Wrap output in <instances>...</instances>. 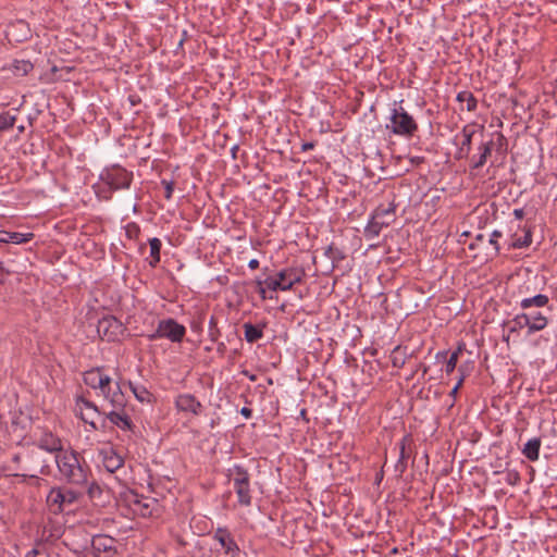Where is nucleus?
Wrapping results in <instances>:
<instances>
[{
	"mask_svg": "<svg viewBox=\"0 0 557 557\" xmlns=\"http://www.w3.org/2000/svg\"><path fill=\"white\" fill-rule=\"evenodd\" d=\"M84 382L89 387L99 388L101 394L115 409L123 408L125 405L124 395L120 385L115 383V389L112 391V380L109 375L103 374L100 369H94L84 373Z\"/></svg>",
	"mask_w": 557,
	"mask_h": 557,
	"instance_id": "nucleus-1",
	"label": "nucleus"
},
{
	"mask_svg": "<svg viewBox=\"0 0 557 557\" xmlns=\"http://www.w3.org/2000/svg\"><path fill=\"white\" fill-rule=\"evenodd\" d=\"M55 462L61 475L67 482L75 485H84L87 483L88 469L84 467L75 451L64 450L55 455Z\"/></svg>",
	"mask_w": 557,
	"mask_h": 557,
	"instance_id": "nucleus-2",
	"label": "nucleus"
},
{
	"mask_svg": "<svg viewBox=\"0 0 557 557\" xmlns=\"http://www.w3.org/2000/svg\"><path fill=\"white\" fill-rule=\"evenodd\" d=\"M79 497V493L66 487H53L47 495V505L51 512L60 513L70 509Z\"/></svg>",
	"mask_w": 557,
	"mask_h": 557,
	"instance_id": "nucleus-3",
	"label": "nucleus"
},
{
	"mask_svg": "<svg viewBox=\"0 0 557 557\" xmlns=\"http://www.w3.org/2000/svg\"><path fill=\"white\" fill-rule=\"evenodd\" d=\"M186 334L184 325L176 322L174 319L169 318L161 320L158 323L157 330L147 335L149 341H157L159 338H168L172 343H181Z\"/></svg>",
	"mask_w": 557,
	"mask_h": 557,
	"instance_id": "nucleus-4",
	"label": "nucleus"
},
{
	"mask_svg": "<svg viewBox=\"0 0 557 557\" xmlns=\"http://www.w3.org/2000/svg\"><path fill=\"white\" fill-rule=\"evenodd\" d=\"M228 476L233 481L238 503L243 506H249L251 504V495L250 476L248 471L240 466H235L230 470Z\"/></svg>",
	"mask_w": 557,
	"mask_h": 557,
	"instance_id": "nucleus-5",
	"label": "nucleus"
},
{
	"mask_svg": "<svg viewBox=\"0 0 557 557\" xmlns=\"http://www.w3.org/2000/svg\"><path fill=\"white\" fill-rule=\"evenodd\" d=\"M389 120L391 124L387 125V128H391L396 135L412 136L418 128L412 116L409 115L401 107L393 110Z\"/></svg>",
	"mask_w": 557,
	"mask_h": 557,
	"instance_id": "nucleus-6",
	"label": "nucleus"
},
{
	"mask_svg": "<svg viewBox=\"0 0 557 557\" xmlns=\"http://www.w3.org/2000/svg\"><path fill=\"white\" fill-rule=\"evenodd\" d=\"M125 327L123 323L113 315L103 317L98 321L97 332L108 342H114L123 335Z\"/></svg>",
	"mask_w": 557,
	"mask_h": 557,
	"instance_id": "nucleus-7",
	"label": "nucleus"
},
{
	"mask_svg": "<svg viewBox=\"0 0 557 557\" xmlns=\"http://www.w3.org/2000/svg\"><path fill=\"white\" fill-rule=\"evenodd\" d=\"M103 181L112 189L128 188L133 178V174L121 166H113L102 175Z\"/></svg>",
	"mask_w": 557,
	"mask_h": 557,
	"instance_id": "nucleus-8",
	"label": "nucleus"
},
{
	"mask_svg": "<svg viewBox=\"0 0 557 557\" xmlns=\"http://www.w3.org/2000/svg\"><path fill=\"white\" fill-rule=\"evenodd\" d=\"M133 512L144 518L150 517L157 506V502L149 497L132 493L127 498Z\"/></svg>",
	"mask_w": 557,
	"mask_h": 557,
	"instance_id": "nucleus-9",
	"label": "nucleus"
},
{
	"mask_svg": "<svg viewBox=\"0 0 557 557\" xmlns=\"http://www.w3.org/2000/svg\"><path fill=\"white\" fill-rule=\"evenodd\" d=\"M475 133L473 126L466 125L462 131L455 136V143L458 146L456 158L463 159L467 158L471 150V141L472 137Z\"/></svg>",
	"mask_w": 557,
	"mask_h": 557,
	"instance_id": "nucleus-10",
	"label": "nucleus"
},
{
	"mask_svg": "<svg viewBox=\"0 0 557 557\" xmlns=\"http://www.w3.org/2000/svg\"><path fill=\"white\" fill-rule=\"evenodd\" d=\"M213 539L220 543L225 554L230 555L231 557L238 556L239 547L227 529L218 528Z\"/></svg>",
	"mask_w": 557,
	"mask_h": 557,
	"instance_id": "nucleus-11",
	"label": "nucleus"
},
{
	"mask_svg": "<svg viewBox=\"0 0 557 557\" xmlns=\"http://www.w3.org/2000/svg\"><path fill=\"white\" fill-rule=\"evenodd\" d=\"M304 275V270L298 268H286L276 274L283 286V292L289 290L295 284L300 283Z\"/></svg>",
	"mask_w": 557,
	"mask_h": 557,
	"instance_id": "nucleus-12",
	"label": "nucleus"
},
{
	"mask_svg": "<svg viewBox=\"0 0 557 557\" xmlns=\"http://www.w3.org/2000/svg\"><path fill=\"white\" fill-rule=\"evenodd\" d=\"M102 465L107 471L113 473L124 465V459L112 447H104L99 450Z\"/></svg>",
	"mask_w": 557,
	"mask_h": 557,
	"instance_id": "nucleus-13",
	"label": "nucleus"
},
{
	"mask_svg": "<svg viewBox=\"0 0 557 557\" xmlns=\"http://www.w3.org/2000/svg\"><path fill=\"white\" fill-rule=\"evenodd\" d=\"M175 405L180 411L190 412L194 416H199L202 411V405L191 394H182L177 396Z\"/></svg>",
	"mask_w": 557,
	"mask_h": 557,
	"instance_id": "nucleus-14",
	"label": "nucleus"
},
{
	"mask_svg": "<svg viewBox=\"0 0 557 557\" xmlns=\"http://www.w3.org/2000/svg\"><path fill=\"white\" fill-rule=\"evenodd\" d=\"M76 414L79 416V418L87 424L91 426L92 430H98V425L96 424L95 420H90L89 417L85 414V411H92L94 413H99L98 407L85 399L84 397H77L76 398Z\"/></svg>",
	"mask_w": 557,
	"mask_h": 557,
	"instance_id": "nucleus-15",
	"label": "nucleus"
},
{
	"mask_svg": "<svg viewBox=\"0 0 557 557\" xmlns=\"http://www.w3.org/2000/svg\"><path fill=\"white\" fill-rule=\"evenodd\" d=\"M33 238V233L0 231V243L3 244H24L30 242Z\"/></svg>",
	"mask_w": 557,
	"mask_h": 557,
	"instance_id": "nucleus-16",
	"label": "nucleus"
},
{
	"mask_svg": "<svg viewBox=\"0 0 557 557\" xmlns=\"http://www.w3.org/2000/svg\"><path fill=\"white\" fill-rule=\"evenodd\" d=\"M372 215L380 221L381 224H385V226L391 225L395 221V206L393 203H388L387 206H379Z\"/></svg>",
	"mask_w": 557,
	"mask_h": 557,
	"instance_id": "nucleus-17",
	"label": "nucleus"
},
{
	"mask_svg": "<svg viewBox=\"0 0 557 557\" xmlns=\"http://www.w3.org/2000/svg\"><path fill=\"white\" fill-rule=\"evenodd\" d=\"M107 419L123 431H129L133 428L129 417L123 411L111 410L107 413Z\"/></svg>",
	"mask_w": 557,
	"mask_h": 557,
	"instance_id": "nucleus-18",
	"label": "nucleus"
},
{
	"mask_svg": "<svg viewBox=\"0 0 557 557\" xmlns=\"http://www.w3.org/2000/svg\"><path fill=\"white\" fill-rule=\"evenodd\" d=\"M115 540L106 534H97L92 536L91 546L96 552H110L114 548Z\"/></svg>",
	"mask_w": 557,
	"mask_h": 557,
	"instance_id": "nucleus-19",
	"label": "nucleus"
},
{
	"mask_svg": "<svg viewBox=\"0 0 557 557\" xmlns=\"http://www.w3.org/2000/svg\"><path fill=\"white\" fill-rule=\"evenodd\" d=\"M39 447L41 449H45V450L50 451V453L55 451L58 454L60 451H64L62 449V444H61L60 438L55 437L51 433H45L40 437V440H39Z\"/></svg>",
	"mask_w": 557,
	"mask_h": 557,
	"instance_id": "nucleus-20",
	"label": "nucleus"
},
{
	"mask_svg": "<svg viewBox=\"0 0 557 557\" xmlns=\"http://www.w3.org/2000/svg\"><path fill=\"white\" fill-rule=\"evenodd\" d=\"M529 319V334L542 331L547 326L548 320L541 312H524Z\"/></svg>",
	"mask_w": 557,
	"mask_h": 557,
	"instance_id": "nucleus-21",
	"label": "nucleus"
},
{
	"mask_svg": "<svg viewBox=\"0 0 557 557\" xmlns=\"http://www.w3.org/2000/svg\"><path fill=\"white\" fill-rule=\"evenodd\" d=\"M493 146H494L493 140H488L486 143H482L478 147L479 157L478 158L473 157V159H472L473 160V165L472 166L474 169H480V168H482L486 163L487 158L492 153Z\"/></svg>",
	"mask_w": 557,
	"mask_h": 557,
	"instance_id": "nucleus-22",
	"label": "nucleus"
},
{
	"mask_svg": "<svg viewBox=\"0 0 557 557\" xmlns=\"http://www.w3.org/2000/svg\"><path fill=\"white\" fill-rule=\"evenodd\" d=\"M541 438L540 437H533L529 440L522 449V454L530 460V461H536L540 456V448H541Z\"/></svg>",
	"mask_w": 557,
	"mask_h": 557,
	"instance_id": "nucleus-23",
	"label": "nucleus"
},
{
	"mask_svg": "<svg viewBox=\"0 0 557 557\" xmlns=\"http://www.w3.org/2000/svg\"><path fill=\"white\" fill-rule=\"evenodd\" d=\"M549 301V298L546 295L539 294L533 297L524 298L520 302V307L524 310L530 309L531 307H545Z\"/></svg>",
	"mask_w": 557,
	"mask_h": 557,
	"instance_id": "nucleus-24",
	"label": "nucleus"
},
{
	"mask_svg": "<svg viewBox=\"0 0 557 557\" xmlns=\"http://www.w3.org/2000/svg\"><path fill=\"white\" fill-rule=\"evenodd\" d=\"M15 76L23 77L33 71L34 65L26 60H15L9 67Z\"/></svg>",
	"mask_w": 557,
	"mask_h": 557,
	"instance_id": "nucleus-25",
	"label": "nucleus"
},
{
	"mask_svg": "<svg viewBox=\"0 0 557 557\" xmlns=\"http://www.w3.org/2000/svg\"><path fill=\"white\" fill-rule=\"evenodd\" d=\"M150 246V267L154 268L160 262V250H161V240L157 237L149 239Z\"/></svg>",
	"mask_w": 557,
	"mask_h": 557,
	"instance_id": "nucleus-26",
	"label": "nucleus"
},
{
	"mask_svg": "<svg viewBox=\"0 0 557 557\" xmlns=\"http://www.w3.org/2000/svg\"><path fill=\"white\" fill-rule=\"evenodd\" d=\"M244 331H245V339L248 343H255L263 336L262 329L259 326H256L251 323H245Z\"/></svg>",
	"mask_w": 557,
	"mask_h": 557,
	"instance_id": "nucleus-27",
	"label": "nucleus"
},
{
	"mask_svg": "<svg viewBox=\"0 0 557 557\" xmlns=\"http://www.w3.org/2000/svg\"><path fill=\"white\" fill-rule=\"evenodd\" d=\"M456 99L460 103H466V109L469 112H472L476 109L478 101L473 94L468 90L460 91Z\"/></svg>",
	"mask_w": 557,
	"mask_h": 557,
	"instance_id": "nucleus-28",
	"label": "nucleus"
},
{
	"mask_svg": "<svg viewBox=\"0 0 557 557\" xmlns=\"http://www.w3.org/2000/svg\"><path fill=\"white\" fill-rule=\"evenodd\" d=\"M407 352L401 346H396L391 354V361L393 367L403 368L406 363Z\"/></svg>",
	"mask_w": 557,
	"mask_h": 557,
	"instance_id": "nucleus-29",
	"label": "nucleus"
},
{
	"mask_svg": "<svg viewBox=\"0 0 557 557\" xmlns=\"http://www.w3.org/2000/svg\"><path fill=\"white\" fill-rule=\"evenodd\" d=\"M463 347H465V345L461 344V345L458 346V348L455 351H453L450 354V356L447 359L446 364H445V372H446V374H451L454 372V370L456 369L459 355L462 351Z\"/></svg>",
	"mask_w": 557,
	"mask_h": 557,
	"instance_id": "nucleus-30",
	"label": "nucleus"
},
{
	"mask_svg": "<svg viewBox=\"0 0 557 557\" xmlns=\"http://www.w3.org/2000/svg\"><path fill=\"white\" fill-rule=\"evenodd\" d=\"M129 387L135 395V397L141 401H150L151 394L148 392V389L143 385H136L129 382Z\"/></svg>",
	"mask_w": 557,
	"mask_h": 557,
	"instance_id": "nucleus-31",
	"label": "nucleus"
},
{
	"mask_svg": "<svg viewBox=\"0 0 557 557\" xmlns=\"http://www.w3.org/2000/svg\"><path fill=\"white\" fill-rule=\"evenodd\" d=\"M383 227H386L385 224H381L380 221L372 215L364 233L368 237H375L380 234Z\"/></svg>",
	"mask_w": 557,
	"mask_h": 557,
	"instance_id": "nucleus-32",
	"label": "nucleus"
},
{
	"mask_svg": "<svg viewBox=\"0 0 557 557\" xmlns=\"http://www.w3.org/2000/svg\"><path fill=\"white\" fill-rule=\"evenodd\" d=\"M532 243V232L530 228L524 230L523 237L513 238L511 243L512 248H524L530 246Z\"/></svg>",
	"mask_w": 557,
	"mask_h": 557,
	"instance_id": "nucleus-33",
	"label": "nucleus"
},
{
	"mask_svg": "<svg viewBox=\"0 0 557 557\" xmlns=\"http://www.w3.org/2000/svg\"><path fill=\"white\" fill-rule=\"evenodd\" d=\"M529 326L530 324L528 315L525 313H520L512 319V327L510 329V331L516 332L518 330H522L523 327L529 329Z\"/></svg>",
	"mask_w": 557,
	"mask_h": 557,
	"instance_id": "nucleus-34",
	"label": "nucleus"
},
{
	"mask_svg": "<svg viewBox=\"0 0 557 557\" xmlns=\"http://www.w3.org/2000/svg\"><path fill=\"white\" fill-rule=\"evenodd\" d=\"M16 117L9 112L0 114V132L12 128L15 124Z\"/></svg>",
	"mask_w": 557,
	"mask_h": 557,
	"instance_id": "nucleus-35",
	"label": "nucleus"
},
{
	"mask_svg": "<svg viewBox=\"0 0 557 557\" xmlns=\"http://www.w3.org/2000/svg\"><path fill=\"white\" fill-rule=\"evenodd\" d=\"M406 455H405V438H403V441L400 442V447H399V458H398V461L395 466V470L396 472H398V474H403L407 468V465H406Z\"/></svg>",
	"mask_w": 557,
	"mask_h": 557,
	"instance_id": "nucleus-36",
	"label": "nucleus"
},
{
	"mask_svg": "<svg viewBox=\"0 0 557 557\" xmlns=\"http://www.w3.org/2000/svg\"><path fill=\"white\" fill-rule=\"evenodd\" d=\"M263 284L273 292L283 290V286L277 276L265 278Z\"/></svg>",
	"mask_w": 557,
	"mask_h": 557,
	"instance_id": "nucleus-37",
	"label": "nucleus"
},
{
	"mask_svg": "<svg viewBox=\"0 0 557 557\" xmlns=\"http://www.w3.org/2000/svg\"><path fill=\"white\" fill-rule=\"evenodd\" d=\"M161 184L164 186L165 189L164 197L166 199H171L174 190V183L172 181L162 180Z\"/></svg>",
	"mask_w": 557,
	"mask_h": 557,
	"instance_id": "nucleus-38",
	"label": "nucleus"
},
{
	"mask_svg": "<svg viewBox=\"0 0 557 557\" xmlns=\"http://www.w3.org/2000/svg\"><path fill=\"white\" fill-rule=\"evenodd\" d=\"M12 461L16 465L15 469L16 470H23V471H28L29 470V467L27 465H24L22 466V455L21 454H15L13 457H12Z\"/></svg>",
	"mask_w": 557,
	"mask_h": 557,
	"instance_id": "nucleus-39",
	"label": "nucleus"
},
{
	"mask_svg": "<svg viewBox=\"0 0 557 557\" xmlns=\"http://www.w3.org/2000/svg\"><path fill=\"white\" fill-rule=\"evenodd\" d=\"M520 481V475L517 471H508L506 482L510 485H516Z\"/></svg>",
	"mask_w": 557,
	"mask_h": 557,
	"instance_id": "nucleus-40",
	"label": "nucleus"
},
{
	"mask_svg": "<svg viewBox=\"0 0 557 557\" xmlns=\"http://www.w3.org/2000/svg\"><path fill=\"white\" fill-rule=\"evenodd\" d=\"M25 557H50L42 548L35 547L29 550Z\"/></svg>",
	"mask_w": 557,
	"mask_h": 557,
	"instance_id": "nucleus-41",
	"label": "nucleus"
},
{
	"mask_svg": "<svg viewBox=\"0 0 557 557\" xmlns=\"http://www.w3.org/2000/svg\"><path fill=\"white\" fill-rule=\"evenodd\" d=\"M88 494L90 497H95L96 495H99L101 494V488L100 486L96 483V482H92L89 486H88Z\"/></svg>",
	"mask_w": 557,
	"mask_h": 557,
	"instance_id": "nucleus-42",
	"label": "nucleus"
},
{
	"mask_svg": "<svg viewBox=\"0 0 557 557\" xmlns=\"http://www.w3.org/2000/svg\"><path fill=\"white\" fill-rule=\"evenodd\" d=\"M502 236L499 231H494L491 235L490 243L494 245L496 252L499 251V246L497 244V238Z\"/></svg>",
	"mask_w": 557,
	"mask_h": 557,
	"instance_id": "nucleus-43",
	"label": "nucleus"
},
{
	"mask_svg": "<svg viewBox=\"0 0 557 557\" xmlns=\"http://www.w3.org/2000/svg\"><path fill=\"white\" fill-rule=\"evenodd\" d=\"M326 253H329L332 259H335V258H337V255H339V251L336 248H333L332 246H330L326 250ZM338 258L342 259L343 256H338Z\"/></svg>",
	"mask_w": 557,
	"mask_h": 557,
	"instance_id": "nucleus-44",
	"label": "nucleus"
},
{
	"mask_svg": "<svg viewBox=\"0 0 557 557\" xmlns=\"http://www.w3.org/2000/svg\"><path fill=\"white\" fill-rule=\"evenodd\" d=\"M458 371L460 372V377L458 379V382H460V386L462 385L467 374H466V370H465V366L461 364L459 368H458Z\"/></svg>",
	"mask_w": 557,
	"mask_h": 557,
	"instance_id": "nucleus-45",
	"label": "nucleus"
},
{
	"mask_svg": "<svg viewBox=\"0 0 557 557\" xmlns=\"http://www.w3.org/2000/svg\"><path fill=\"white\" fill-rule=\"evenodd\" d=\"M240 414L244 416L246 419H249L252 416V410L250 408L243 407L240 409Z\"/></svg>",
	"mask_w": 557,
	"mask_h": 557,
	"instance_id": "nucleus-46",
	"label": "nucleus"
},
{
	"mask_svg": "<svg viewBox=\"0 0 557 557\" xmlns=\"http://www.w3.org/2000/svg\"><path fill=\"white\" fill-rule=\"evenodd\" d=\"M513 215H515L518 220H521V219L524 216V210H523V209H515V210H513Z\"/></svg>",
	"mask_w": 557,
	"mask_h": 557,
	"instance_id": "nucleus-47",
	"label": "nucleus"
},
{
	"mask_svg": "<svg viewBox=\"0 0 557 557\" xmlns=\"http://www.w3.org/2000/svg\"><path fill=\"white\" fill-rule=\"evenodd\" d=\"M459 388H460V382H457V384H456V385L454 386V388L450 391V394H449V395H450L453 398H455V397H456V395H457V393H458V389H459Z\"/></svg>",
	"mask_w": 557,
	"mask_h": 557,
	"instance_id": "nucleus-48",
	"label": "nucleus"
},
{
	"mask_svg": "<svg viewBox=\"0 0 557 557\" xmlns=\"http://www.w3.org/2000/svg\"><path fill=\"white\" fill-rule=\"evenodd\" d=\"M248 267L251 270H255V269H257L259 267V261L257 259H252V260L249 261Z\"/></svg>",
	"mask_w": 557,
	"mask_h": 557,
	"instance_id": "nucleus-49",
	"label": "nucleus"
},
{
	"mask_svg": "<svg viewBox=\"0 0 557 557\" xmlns=\"http://www.w3.org/2000/svg\"><path fill=\"white\" fill-rule=\"evenodd\" d=\"M313 147H314L313 143H305V144H302L301 149H302V151H307V150L313 149Z\"/></svg>",
	"mask_w": 557,
	"mask_h": 557,
	"instance_id": "nucleus-50",
	"label": "nucleus"
},
{
	"mask_svg": "<svg viewBox=\"0 0 557 557\" xmlns=\"http://www.w3.org/2000/svg\"><path fill=\"white\" fill-rule=\"evenodd\" d=\"M9 271H5L4 270V265H3V262L0 261V274H8ZM0 282H2V278L0 277Z\"/></svg>",
	"mask_w": 557,
	"mask_h": 557,
	"instance_id": "nucleus-51",
	"label": "nucleus"
},
{
	"mask_svg": "<svg viewBox=\"0 0 557 557\" xmlns=\"http://www.w3.org/2000/svg\"><path fill=\"white\" fill-rule=\"evenodd\" d=\"M85 414H86L87 417H89V419H90V420H94V417H95V416H99V414H100V412H99V413H94L92 411H85Z\"/></svg>",
	"mask_w": 557,
	"mask_h": 557,
	"instance_id": "nucleus-52",
	"label": "nucleus"
},
{
	"mask_svg": "<svg viewBox=\"0 0 557 557\" xmlns=\"http://www.w3.org/2000/svg\"><path fill=\"white\" fill-rule=\"evenodd\" d=\"M245 374L249 377L250 381H256V375L251 374L249 375L248 372H245Z\"/></svg>",
	"mask_w": 557,
	"mask_h": 557,
	"instance_id": "nucleus-53",
	"label": "nucleus"
},
{
	"mask_svg": "<svg viewBox=\"0 0 557 557\" xmlns=\"http://www.w3.org/2000/svg\"><path fill=\"white\" fill-rule=\"evenodd\" d=\"M259 293L261 294V296H262L263 298L265 297V296H264V293H265L264 288H262V287H261V288L259 289Z\"/></svg>",
	"mask_w": 557,
	"mask_h": 557,
	"instance_id": "nucleus-54",
	"label": "nucleus"
},
{
	"mask_svg": "<svg viewBox=\"0 0 557 557\" xmlns=\"http://www.w3.org/2000/svg\"><path fill=\"white\" fill-rule=\"evenodd\" d=\"M422 161V158L411 159V162H420Z\"/></svg>",
	"mask_w": 557,
	"mask_h": 557,
	"instance_id": "nucleus-55",
	"label": "nucleus"
},
{
	"mask_svg": "<svg viewBox=\"0 0 557 557\" xmlns=\"http://www.w3.org/2000/svg\"><path fill=\"white\" fill-rule=\"evenodd\" d=\"M422 161V158L411 159V162H420Z\"/></svg>",
	"mask_w": 557,
	"mask_h": 557,
	"instance_id": "nucleus-56",
	"label": "nucleus"
},
{
	"mask_svg": "<svg viewBox=\"0 0 557 557\" xmlns=\"http://www.w3.org/2000/svg\"><path fill=\"white\" fill-rule=\"evenodd\" d=\"M422 161V158L411 159V162H420Z\"/></svg>",
	"mask_w": 557,
	"mask_h": 557,
	"instance_id": "nucleus-57",
	"label": "nucleus"
},
{
	"mask_svg": "<svg viewBox=\"0 0 557 557\" xmlns=\"http://www.w3.org/2000/svg\"><path fill=\"white\" fill-rule=\"evenodd\" d=\"M498 139L499 140H503L504 139V136L502 134H498Z\"/></svg>",
	"mask_w": 557,
	"mask_h": 557,
	"instance_id": "nucleus-58",
	"label": "nucleus"
},
{
	"mask_svg": "<svg viewBox=\"0 0 557 557\" xmlns=\"http://www.w3.org/2000/svg\"><path fill=\"white\" fill-rule=\"evenodd\" d=\"M30 457H32L30 455H26L27 461L30 459Z\"/></svg>",
	"mask_w": 557,
	"mask_h": 557,
	"instance_id": "nucleus-59",
	"label": "nucleus"
}]
</instances>
